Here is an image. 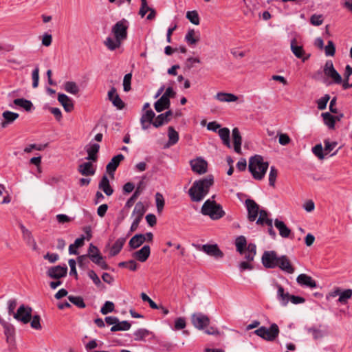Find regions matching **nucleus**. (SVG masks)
Returning <instances> with one entry per match:
<instances>
[{"mask_svg": "<svg viewBox=\"0 0 352 352\" xmlns=\"http://www.w3.org/2000/svg\"><path fill=\"white\" fill-rule=\"evenodd\" d=\"M127 21L124 19L118 21L111 28V33L115 39L107 37L104 42V45L111 51L119 48L122 43L127 38Z\"/></svg>", "mask_w": 352, "mask_h": 352, "instance_id": "f257e3e1", "label": "nucleus"}, {"mask_svg": "<svg viewBox=\"0 0 352 352\" xmlns=\"http://www.w3.org/2000/svg\"><path fill=\"white\" fill-rule=\"evenodd\" d=\"M214 184V177L209 175L207 177L196 180L188 190V195L192 201H201L208 193L210 188Z\"/></svg>", "mask_w": 352, "mask_h": 352, "instance_id": "f03ea898", "label": "nucleus"}, {"mask_svg": "<svg viewBox=\"0 0 352 352\" xmlns=\"http://www.w3.org/2000/svg\"><path fill=\"white\" fill-rule=\"evenodd\" d=\"M269 167V162H264L263 157L255 155L249 159L248 170L256 180H262Z\"/></svg>", "mask_w": 352, "mask_h": 352, "instance_id": "7ed1b4c3", "label": "nucleus"}, {"mask_svg": "<svg viewBox=\"0 0 352 352\" xmlns=\"http://www.w3.org/2000/svg\"><path fill=\"white\" fill-rule=\"evenodd\" d=\"M201 212L204 215L209 216L212 220L219 219L226 214L222 206L211 199H207L204 203Z\"/></svg>", "mask_w": 352, "mask_h": 352, "instance_id": "20e7f679", "label": "nucleus"}, {"mask_svg": "<svg viewBox=\"0 0 352 352\" xmlns=\"http://www.w3.org/2000/svg\"><path fill=\"white\" fill-rule=\"evenodd\" d=\"M254 333L267 341H274L278 336L279 328L276 323L270 325V328L263 326L254 331Z\"/></svg>", "mask_w": 352, "mask_h": 352, "instance_id": "39448f33", "label": "nucleus"}, {"mask_svg": "<svg viewBox=\"0 0 352 352\" xmlns=\"http://www.w3.org/2000/svg\"><path fill=\"white\" fill-rule=\"evenodd\" d=\"M279 256L275 251H265L263 254L261 261L267 269H274L278 266Z\"/></svg>", "mask_w": 352, "mask_h": 352, "instance_id": "423d86ee", "label": "nucleus"}, {"mask_svg": "<svg viewBox=\"0 0 352 352\" xmlns=\"http://www.w3.org/2000/svg\"><path fill=\"white\" fill-rule=\"evenodd\" d=\"M32 309L30 307L21 305L14 314V318L23 324H28L32 319Z\"/></svg>", "mask_w": 352, "mask_h": 352, "instance_id": "0eeeda50", "label": "nucleus"}, {"mask_svg": "<svg viewBox=\"0 0 352 352\" xmlns=\"http://www.w3.org/2000/svg\"><path fill=\"white\" fill-rule=\"evenodd\" d=\"M324 74L329 78H331L336 84H341L342 82L340 74L336 71L333 67L331 60H327L324 67Z\"/></svg>", "mask_w": 352, "mask_h": 352, "instance_id": "6e6552de", "label": "nucleus"}, {"mask_svg": "<svg viewBox=\"0 0 352 352\" xmlns=\"http://www.w3.org/2000/svg\"><path fill=\"white\" fill-rule=\"evenodd\" d=\"M192 324L199 329H204L210 324V318L202 313H196L192 315Z\"/></svg>", "mask_w": 352, "mask_h": 352, "instance_id": "1a4fd4ad", "label": "nucleus"}, {"mask_svg": "<svg viewBox=\"0 0 352 352\" xmlns=\"http://www.w3.org/2000/svg\"><path fill=\"white\" fill-rule=\"evenodd\" d=\"M47 276L50 278L60 279L67 276V267L66 265H56L49 267L47 272Z\"/></svg>", "mask_w": 352, "mask_h": 352, "instance_id": "9d476101", "label": "nucleus"}, {"mask_svg": "<svg viewBox=\"0 0 352 352\" xmlns=\"http://www.w3.org/2000/svg\"><path fill=\"white\" fill-rule=\"evenodd\" d=\"M245 206L247 207L248 215V218L250 221H254L258 216L259 212V206L255 202L254 200L247 199L245 200Z\"/></svg>", "mask_w": 352, "mask_h": 352, "instance_id": "9b49d317", "label": "nucleus"}, {"mask_svg": "<svg viewBox=\"0 0 352 352\" xmlns=\"http://www.w3.org/2000/svg\"><path fill=\"white\" fill-rule=\"evenodd\" d=\"M291 50L292 53L295 55L298 58H301L303 62L308 60L310 57V54L305 56V52L302 45H297V40L296 38H293L291 41L290 43Z\"/></svg>", "mask_w": 352, "mask_h": 352, "instance_id": "f8f14e48", "label": "nucleus"}, {"mask_svg": "<svg viewBox=\"0 0 352 352\" xmlns=\"http://www.w3.org/2000/svg\"><path fill=\"white\" fill-rule=\"evenodd\" d=\"M297 283L302 287L314 289L317 287L316 281L306 274H300L296 278Z\"/></svg>", "mask_w": 352, "mask_h": 352, "instance_id": "ddd939ff", "label": "nucleus"}, {"mask_svg": "<svg viewBox=\"0 0 352 352\" xmlns=\"http://www.w3.org/2000/svg\"><path fill=\"white\" fill-rule=\"evenodd\" d=\"M190 166L192 171L199 175L207 172L208 163L201 157L190 161Z\"/></svg>", "mask_w": 352, "mask_h": 352, "instance_id": "4468645a", "label": "nucleus"}, {"mask_svg": "<svg viewBox=\"0 0 352 352\" xmlns=\"http://www.w3.org/2000/svg\"><path fill=\"white\" fill-rule=\"evenodd\" d=\"M200 250L206 252L208 255L217 258L223 256V252L219 248L217 244H205L201 246Z\"/></svg>", "mask_w": 352, "mask_h": 352, "instance_id": "2eb2a0df", "label": "nucleus"}, {"mask_svg": "<svg viewBox=\"0 0 352 352\" xmlns=\"http://www.w3.org/2000/svg\"><path fill=\"white\" fill-rule=\"evenodd\" d=\"M155 116V113L152 109L146 110L144 113H142L140 118L142 129L146 130L148 129L150 124L153 125Z\"/></svg>", "mask_w": 352, "mask_h": 352, "instance_id": "dca6fc26", "label": "nucleus"}, {"mask_svg": "<svg viewBox=\"0 0 352 352\" xmlns=\"http://www.w3.org/2000/svg\"><path fill=\"white\" fill-rule=\"evenodd\" d=\"M108 99L111 101L113 106L117 107L118 109H123L125 107V103L120 98L119 95L116 94V89L112 87L108 92Z\"/></svg>", "mask_w": 352, "mask_h": 352, "instance_id": "f3484780", "label": "nucleus"}, {"mask_svg": "<svg viewBox=\"0 0 352 352\" xmlns=\"http://www.w3.org/2000/svg\"><path fill=\"white\" fill-rule=\"evenodd\" d=\"M282 271L288 274H293L295 268L292 265L289 258L286 255L279 256L278 266Z\"/></svg>", "mask_w": 352, "mask_h": 352, "instance_id": "a211bd4d", "label": "nucleus"}, {"mask_svg": "<svg viewBox=\"0 0 352 352\" xmlns=\"http://www.w3.org/2000/svg\"><path fill=\"white\" fill-rule=\"evenodd\" d=\"M275 287L277 288V299L282 306H287L289 302L291 294L285 292L284 287L277 283L275 284Z\"/></svg>", "mask_w": 352, "mask_h": 352, "instance_id": "6ab92c4d", "label": "nucleus"}, {"mask_svg": "<svg viewBox=\"0 0 352 352\" xmlns=\"http://www.w3.org/2000/svg\"><path fill=\"white\" fill-rule=\"evenodd\" d=\"M124 159V157L122 154H118L114 156L111 160L107 164L106 166L107 172L113 176L114 172L117 169L121 161Z\"/></svg>", "mask_w": 352, "mask_h": 352, "instance_id": "aec40b11", "label": "nucleus"}, {"mask_svg": "<svg viewBox=\"0 0 352 352\" xmlns=\"http://www.w3.org/2000/svg\"><path fill=\"white\" fill-rule=\"evenodd\" d=\"M151 254V248L148 245H144L140 250L133 254V257L140 262H145L149 257Z\"/></svg>", "mask_w": 352, "mask_h": 352, "instance_id": "412c9836", "label": "nucleus"}, {"mask_svg": "<svg viewBox=\"0 0 352 352\" xmlns=\"http://www.w3.org/2000/svg\"><path fill=\"white\" fill-rule=\"evenodd\" d=\"M21 230L23 239L27 242L28 245L31 246L32 250H36L37 249V245L31 232L28 230L22 223L19 225Z\"/></svg>", "mask_w": 352, "mask_h": 352, "instance_id": "4be33fe9", "label": "nucleus"}, {"mask_svg": "<svg viewBox=\"0 0 352 352\" xmlns=\"http://www.w3.org/2000/svg\"><path fill=\"white\" fill-rule=\"evenodd\" d=\"M58 101L62 104L66 112H71L74 109L72 100L65 94H58Z\"/></svg>", "mask_w": 352, "mask_h": 352, "instance_id": "5701e85b", "label": "nucleus"}, {"mask_svg": "<svg viewBox=\"0 0 352 352\" xmlns=\"http://www.w3.org/2000/svg\"><path fill=\"white\" fill-rule=\"evenodd\" d=\"M143 181H140L133 192V194L131 195V197L126 201L124 207L126 208H130L133 206L135 204L136 199L138 198V197L141 195L143 190Z\"/></svg>", "mask_w": 352, "mask_h": 352, "instance_id": "b1692460", "label": "nucleus"}, {"mask_svg": "<svg viewBox=\"0 0 352 352\" xmlns=\"http://www.w3.org/2000/svg\"><path fill=\"white\" fill-rule=\"evenodd\" d=\"M274 226L278 230L279 234L283 238L289 237L292 231L283 221L276 219L274 220Z\"/></svg>", "mask_w": 352, "mask_h": 352, "instance_id": "393cba45", "label": "nucleus"}, {"mask_svg": "<svg viewBox=\"0 0 352 352\" xmlns=\"http://www.w3.org/2000/svg\"><path fill=\"white\" fill-rule=\"evenodd\" d=\"M2 116L4 120L1 123V126L2 128H6L8 124L14 122L19 118V115L17 113L6 111L3 113Z\"/></svg>", "mask_w": 352, "mask_h": 352, "instance_id": "a878e982", "label": "nucleus"}, {"mask_svg": "<svg viewBox=\"0 0 352 352\" xmlns=\"http://www.w3.org/2000/svg\"><path fill=\"white\" fill-rule=\"evenodd\" d=\"M98 188L107 196H111L113 192V189L110 186L109 180L106 175L102 177L98 184Z\"/></svg>", "mask_w": 352, "mask_h": 352, "instance_id": "bb28decb", "label": "nucleus"}, {"mask_svg": "<svg viewBox=\"0 0 352 352\" xmlns=\"http://www.w3.org/2000/svg\"><path fill=\"white\" fill-rule=\"evenodd\" d=\"M170 106V99L168 98L164 97L163 96L157 100L154 104L155 109L157 112H162L165 109H168Z\"/></svg>", "mask_w": 352, "mask_h": 352, "instance_id": "cd10ccee", "label": "nucleus"}, {"mask_svg": "<svg viewBox=\"0 0 352 352\" xmlns=\"http://www.w3.org/2000/svg\"><path fill=\"white\" fill-rule=\"evenodd\" d=\"M0 324L4 329V334L6 336L7 342H10V340H12L14 336L15 329L14 326L12 324L7 322L4 320L0 321Z\"/></svg>", "mask_w": 352, "mask_h": 352, "instance_id": "c85d7f7f", "label": "nucleus"}, {"mask_svg": "<svg viewBox=\"0 0 352 352\" xmlns=\"http://www.w3.org/2000/svg\"><path fill=\"white\" fill-rule=\"evenodd\" d=\"M146 241V237L144 234H136L129 241V247L134 250L141 246Z\"/></svg>", "mask_w": 352, "mask_h": 352, "instance_id": "c756f323", "label": "nucleus"}, {"mask_svg": "<svg viewBox=\"0 0 352 352\" xmlns=\"http://www.w3.org/2000/svg\"><path fill=\"white\" fill-rule=\"evenodd\" d=\"M100 149V145L98 144H93L90 145L89 147L86 148V151L87 153V157L86 160L96 162L98 160V153Z\"/></svg>", "mask_w": 352, "mask_h": 352, "instance_id": "7c9ffc66", "label": "nucleus"}, {"mask_svg": "<svg viewBox=\"0 0 352 352\" xmlns=\"http://www.w3.org/2000/svg\"><path fill=\"white\" fill-rule=\"evenodd\" d=\"M78 170L81 175L85 176L93 175L95 173V169L90 162L80 164L78 167Z\"/></svg>", "mask_w": 352, "mask_h": 352, "instance_id": "2f4dec72", "label": "nucleus"}, {"mask_svg": "<svg viewBox=\"0 0 352 352\" xmlns=\"http://www.w3.org/2000/svg\"><path fill=\"white\" fill-rule=\"evenodd\" d=\"M126 242L125 237H120L118 239L111 247L110 251V256H115L118 255L122 250L124 243Z\"/></svg>", "mask_w": 352, "mask_h": 352, "instance_id": "473e14b6", "label": "nucleus"}, {"mask_svg": "<svg viewBox=\"0 0 352 352\" xmlns=\"http://www.w3.org/2000/svg\"><path fill=\"white\" fill-rule=\"evenodd\" d=\"M134 336V340L135 341H142L145 342L146 338L152 336H154L152 331H150L149 330L146 329H138L137 331H135L133 333Z\"/></svg>", "mask_w": 352, "mask_h": 352, "instance_id": "72a5a7b5", "label": "nucleus"}, {"mask_svg": "<svg viewBox=\"0 0 352 352\" xmlns=\"http://www.w3.org/2000/svg\"><path fill=\"white\" fill-rule=\"evenodd\" d=\"M168 140L166 143L167 147L175 145L179 141V133L173 126H169L168 128Z\"/></svg>", "mask_w": 352, "mask_h": 352, "instance_id": "f704fd0d", "label": "nucleus"}, {"mask_svg": "<svg viewBox=\"0 0 352 352\" xmlns=\"http://www.w3.org/2000/svg\"><path fill=\"white\" fill-rule=\"evenodd\" d=\"M219 135L223 141L224 145L228 148H231L230 140V130L229 129L224 127L219 129L218 131Z\"/></svg>", "mask_w": 352, "mask_h": 352, "instance_id": "c9c22d12", "label": "nucleus"}, {"mask_svg": "<svg viewBox=\"0 0 352 352\" xmlns=\"http://www.w3.org/2000/svg\"><path fill=\"white\" fill-rule=\"evenodd\" d=\"M323 118L324 124L327 126L330 129H335L336 118L329 112H324L321 114Z\"/></svg>", "mask_w": 352, "mask_h": 352, "instance_id": "e433bc0d", "label": "nucleus"}, {"mask_svg": "<svg viewBox=\"0 0 352 352\" xmlns=\"http://www.w3.org/2000/svg\"><path fill=\"white\" fill-rule=\"evenodd\" d=\"M13 103L16 106L23 108L27 111H30L33 108L32 102L25 98L14 99Z\"/></svg>", "mask_w": 352, "mask_h": 352, "instance_id": "4c0bfd02", "label": "nucleus"}, {"mask_svg": "<svg viewBox=\"0 0 352 352\" xmlns=\"http://www.w3.org/2000/svg\"><path fill=\"white\" fill-rule=\"evenodd\" d=\"M235 245L236 251L241 254L245 253V250L247 246V241L244 236H239L235 240Z\"/></svg>", "mask_w": 352, "mask_h": 352, "instance_id": "58836bf2", "label": "nucleus"}, {"mask_svg": "<svg viewBox=\"0 0 352 352\" xmlns=\"http://www.w3.org/2000/svg\"><path fill=\"white\" fill-rule=\"evenodd\" d=\"M216 98L221 102H235L238 98L233 94L219 92Z\"/></svg>", "mask_w": 352, "mask_h": 352, "instance_id": "ea45409f", "label": "nucleus"}, {"mask_svg": "<svg viewBox=\"0 0 352 352\" xmlns=\"http://www.w3.org/2000/svg\"><path fill=\"white\" fill-rule=\"evenodd\" d=\"M131 327V324L130 322H129L126 320H123L122 322H117L116 325H113L111 328V331L115 332L118 331H127L129 330Z\"/></svg>", "mask_w": 352, "mask_h": 352, "instance_id": "a19ab883", "label": "nucleus"}, {"mask_svg": "<svg viewBox=\"0 0 352 352\" xmlns=\"http://www.w3.org/2000/svg\"><path fill=\"white\" fill-rule=\"evenodd\" d=\"M64 89L67 93L76 95L79 91L80 89L77 84L74 81H67L64 84Z\"/></svg>", "mask_w": 352, "mask_h": 352, "instance_id": "79ce46f5", "label": "nucleus"}, {"mask_svg": "<svg viewBox=\"0 0 352 352\" xmlns=\"http://www.w3.org/2000/svg\"><path fill=\"white\" fill-rule=\"evenodd\" d=\"M146 211V208L142 201H138L133 209L132 215H136V217L142 219Z\"/></svg>", "mask_w": 352, "mask_h": 352, "instance_id": "37998d69", "label": "nucleus"}, {"mask_svg": "<svg viewBox=\"0 0 352 352\" xmlns=\"http://www.w3.org/2000/svg\"><path fill=\"white\" fill-rule=\"evenodd\" d=\"M85 237L82 236L76 239L74 244H71L69 247V252L70 254H78V252L76 250L77 248L82 247L84 245Z\"/></svg>", "mask_w": 352, "mask_h": 352, "instance_id": "c03bdc74", "label": "nucleus"}, {"mask_svg": "<svg viewBox=\"0 0 352 352\" xmlns=\"http://www.w3.org/2000/svg\"><path fill=\"white\" fill-rule=\"evenodd\" d=\"M171 118H167L163 113L158 115L153 122V126L159 128L170 121Z\"/></svg>", "mask_w": 352, "mask_h": 352, "instance_id": "a18cd8bd", "label": "nucleus"}, {"mask_svg": "<svg viewBox=\"0 0 352 352\" xmlns=\"http://www.w3.org/2000/svg\"><path fill=\"white\" fill-rule=\"evenodd\" d=\"M68 300L78 308L83 309L86 307V304L84 302L82 297L80 296L70 295L68 296Z\"/></svg>", "mask_w": 352, "mask_h": 352, "instance_id": "49530a36", "label": "nucleus"}, {"mask_svg": "<svg viewBox=\"0 0 352 352\" xmlns=\"http://www.w3.org/2000/svg\"><path fill=\"white\" fill-rule=\"evenodd\" d=\"M195 32L193 29H190L185 36V40L189 45H195L199 40V37L195 36Z\"/></svg>", "mask_w": 352, "mask_h": 352, "instance_id": "de8ad7c7", "label": "nucleus"}, {"mask_svg": "<svg viewBox=\"0 0 352 352\" xmlns=\"http://www.w3.org/2000/svg\"><path fill=\"white\" fill-rule=\"evenodd\" d=\"M155 203L157 212L161 213L164 209L165 201L163 195L160 192L155 194Z\"/></svg>", "mask_w": 352, "mask_h": 352, "instance_id": "09e8293b", "label": "nucleus"}, {"mask_svg": "<svg viewBox=\"0 0 352 352\" xmlns=\"http://www.w3.org/2000/svg\"><path fill=\"white\" fill-rule=\"evenodd\" d=\"M120 267H127L131 271H135L138 269V265L134 260H129L128 261H122L118 263Z\"/></svg>", "mask_w": 352, "mask_h": 352, "instance_id": "8fccbe9b", "label": "nucleus"}, {"mask_svg": "<svg viewBox=\"0 0 352 352\" xmlns=\"http://www.w3.org/2000/svg\"><path fill=\"white\" fill-rule=\"evenodd\" d=\"M186 18L194 25H199L200 19L196 10L188 11L186 13Z\"/></svg>", "mask_w": 352, "mask_h": 352, "instance_id": "3c124183", "label": "nucleus"}, {"mask_svg": "<svg viewBox=\"0 0 352 352\" xmlns=\"http://www.w3.org/2000/svg\"><path fill=\"white\" fill-rule=\"evenodd\" d=\"M259 217L256 221V224L263 225L264 223L267 224V220H272L268 218V212L265 210H261L258 212Z\"/></svg>", "mask_w": 352, "mask_h": 352, "instance_id": "603ef678", "label": "nucleus"}, {"mask_svg": "<svg viewBox=\"0 0 352 352\" xmlns=\"http://www.w3.org/2000/svg\"><path fill=\"white\" fill-rule=\"evenodd\" d=\"M351 296H352V289H347L344 290L343 292L340 291L338 301L342 304H344L346 302L348 299L351 298Z\"/></svg>", "mask_w": 352, "mask_h": 352, "instance_id": "864d4df0", "label": "nucleus"}, {"mask_svg": "<svg viewBox=\"0 0 352 352\" xmlns=\"http://www.w3.org/2000/svg\"><path fill=\"white\" fill-rule=\"evenodd\" d=\"M115 305L111 301H106L103 306L101 307L100 312L103 315H106L109 313L112 312L114 310Z\"/></svg>", "mask_w": 352, "mask_h": 352, "instance_id": "5fc2aeb1", "label": "nucleus"}, {"mask_svg": "<svg viewBox=\"0 0 352 352\" xmlns=\"http://www.w3.org/2000/svg\"><path fill=\"white\" fill-rule=\"evenodd\" d=\"M278 176V170L274 166L270 167L269 174V184L270 186L274 187L275 182Z\"/></svg>", "mask_w": 352, "mask_h": 352, "instance_id": "6e6d98bb", "label": "nucleus"}, {"mask_svg": "<svg viewBox=\"0 0 352 352\" xmlns=\"http://www.w3.org/2000/svg\"><path fill=\"white\" fill-rule=\"evenodd\" d=\"M88 276L93 280L94 283L98 287H104L100 278L93 270H91L88 272Z\"/></svg>", "mask_w": 352, "mask_h": 352, "instance_id": "4d7b16f0", "label": "nucleus"}, {"mask_svg": "<svg viewBox=\"0 0 352 352\" xmlns=\"http://www.w3.org/2000/svg\"><path fill=\"white\" fill-rule=\"evenodd\" d=\"M131 78L132 74L131 73H129L125 74L123 79V89L126 92L129 91L131 89Z\"/></svg>", "mask_w": 352, "mask_h": 352, "instance_id": "13d9d810", "label": "nucleus"}, {"mask_svg": "<svg viewBox=\"0 0 352 352\" xmlns=\"http://www.w3.org/2000/svg\"><path fill=\"white\" fill-rule=\"evenodd\" d=\"M330 99L329 94H325L324 96L317 100L318 109L320 110H324L326 109L327 102Z\"/></svg>", "mask_w": 352, "mask_h": 352, "instance_id": "bf43d9fd", "label": "nucleus"}, {"mask_svg": "<svg viewBox=\"0 0 352 352\" xmlns=\"http://www.w3.org/2000/svg\"><path fill=\"white\" fill-rule=\"evenodd\" d=\"M326 56H333L336 53V47L332 41H329L324 48Z\"/></svg>", "mask_w": 352, "mask_h": 352, "instance_id": "052dcab7", "label": "nucleus"}, {"mask_svg": "<svg viewBox=\"0 0 352 352\" xmlns=\"http://www.w3.org/2000/svg\"><path fill=\"white\" fill-rule=\"evenodd\" d=\"M313 153L318 157L320 160H323L324 158V155L323 153V148L320 144H316L312 148Z\"/></svg>", "mask_w": 352, "mask_h": 352, "instance_id": "680f3d73", "label": "nucleus"}, {"mask_svg": "<svg viewBox=\"0 0 352 352\" xmlns=\"http://www.w3.org/2000/svg\"><path fill=\"white\" fill-rule=\"evenodd\" d=\"M40 320V316L38 315H34L30 320L31 327L37 330L41 329L42 326L41 324Z\"/></svg>", "mask_w": 352, "mask_h": 352, "instance_id": "e2e57ef3", "label": "nucleus"}, {"mask_svg": "<svg viewBox=\"0 0 352 352\" xmlns=\"http://www.w3.org/2000/svg\"><path fill=\"white\" fill-rule=\"evenodd\" d=\"M32 87L34 88H36L38 85L39 81V68L38 66L35 67V69L32 71Z\"/></svg>", "mask_w": 352, "mask_h": 352, "instance_id": "0e129e2a", "label": "nucleus"}, {"mask_svg": "<svg viewBox=\"0 0 352 352\" xmlns=\"http://www.w3.org/2000/svg\"><path fill=\"white\" fill-rule=\"evenodd\" d=\"M144 302H147L152 309H158V305L145 293L142 292L140 295Z\"/></svg>", "mask_w": 352, "mask_h": 352, "instance_id": "69168bd1", "label": "nucleus"}, {"mask_svg": "<svg viewBox=\"0 0 352 352\" xmlns=\"http://www.w3.org/2000/svg\"><path fill=\"white\" fill-rule=\"evenodd\" d=\"M232 139L234 144L242 143V138L238 128L232 129Z\"/></svg>", "mask_w": 352, "mask_h": 352, "instance_id": "338daca9", "label": "nucleus"}, {"mask_svg": "<svg viewBox=\"0 0 352 352\" xmlns=\"http://www.w3.org/2000/svg\"><path fill=\"white\" fill-rule=\"evenodd\" d=\"M186 322L184 318H177L175 321V329L181 330L186 327Z\"/></svg>", "mask_w": 352, "mask_h": 352, "instance_id": "774afa93", "label": "nucleus"}]
</instances>
